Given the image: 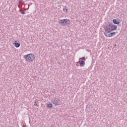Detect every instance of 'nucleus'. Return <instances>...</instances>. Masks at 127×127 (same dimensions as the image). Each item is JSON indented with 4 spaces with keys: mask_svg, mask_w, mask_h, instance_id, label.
I'll use <instances>...</instances> for the list:
<instances>
[{
    "mask_svg": "<svg viewBox=\"0 0 127 127\" xmlns=\"http://www.w3.org/2000/svg\"><path fill=\"white\" fill-rule=\"evenodd\" d=\"M63 11H64V12H67V11H68V8L65 6L64 8L63 9Z\"/></svg>",
    "mask_w": 127,
    "mask_h": 127,
    "instance_id": "nucleus-12",
    "label": "nucleus"
},
{
    "mask_svg": "<svg viewBox=\"0 0 127 127\" xmlns=\"http://www.w3.org/2000/svg\"><path fill=\"white\" fill-rule=\"evenodd\" d=\"M59 22L60 24H63V25H65V19L63 20H59Z\"/></svg>",
    "mask_w": 127,
    "mask_h": 127,
    "instance_id": "nucleus-7",
    "label": "nucleus"
},
{
    "mask_svg": "<svg viewBox=\"0 0 127 127\" xmlns=\"http://www.w3.org/2000/svg\"><path fill=\"white\" fill-rule=\"evenodd\" d=\"M104 35L107 37H108H108H112V36H111V33L110 32H106L104 33Z\"/></svg>",
    "mask_w": 127,
    "mask_h": 127,
    "instance_id": "nucleus-9",
    "label": "nucleus"
},
{
    "mask_svg": "<svg viewBox=\"0 0 127 127\" xmlns=\"http://www.w3.org/2000/svg\"><path fill=\"white\" fill-rule=\"evenodd\" d=\"M24 58L28 62H33L35 59V56L33 54H29L24 56Z\"/></svg>",
    "mask_w": 127,
    "mask_h": 127,
    "instance_id": "nucleus-2",
    "label": "nucleus"
},
{
    "mask_svg": "<svg viewBox=\"0 0 127 127\" xmlns=\"http://www.w3.org/2000/svg\"><path fill=\"white\" fill-rule=\"evenodd\" d=\"M52 93H53V94H56V91H55V90H52Z\"/></svg>",
    "mask_w": 127,
    "mask_h": 127,
    "instance_id": "nucleus-15",
    "label": "nucleus"
},
{
    "mask_svg": "<svg viewBox=\"0 0 127 127\" xmlns=\"http://www.w3.org/2000/svg\"><path fill=\"white\" fill-rule=\"evenodd\" d=\"M117 28H118L117 25H114L113 23H108L105 28V32L115 31V30H117Z\"/></svg>",
    "mask_w": 127,
    "mask_h": 127,
    "instance_id": "nucleus-1",
    "label": "nucleus"
},
{
    "mask_svg": "<svg viewBox=\"0 0 127 127\" xmlns=\"http://www.w3.org/2000/svg\"><path fill=\"white\" fill-rule=\"evenodd\" d=\"M13 44L15 47H16V48H18V47L20 46V44L19 43H17L16 41H15V42L13 43Z\"/></svg>",
    "mask_w": 127,
    "mask_h": 127,
    "instance_id": "nucleus-5",
    "label": "nucleus"
},
{
    "mask_svg": "<svg viewBox=\"0 0 127 127\" xmlns=\"http://www.w3.org/2000/svg\"><path fill=\"white\" fill-rule=\"evenodd\" d=\"M51 103L54 105H56V106H59L60 105V100L56 97H54L51 99Z\"/></svg>",
    "mask_w": 127,
    "mask_h": 127,
    "instance_id": "nucleus-3",
    "label": "nucleus"
},
{
    "mask_svg": "<svg viewBox=\"0 0 127 127\" xmlns=\"http://www.w3.org/2000/svg\"><path fill=\"white\" fill-rule=\"evenodd\" d=\"M119 26H121V24L119 25Z\"/></svg>",
    "mask_w": 127,
    "mask_h": 127,
    "instance_id": "nucleus-16",
    "label": "nucleus"
},
{
    "mask_svg": "<svg viewBox=\"0 0 127 127\" xmlns=\"http://www.w3.org/2000/svg\"><path fill=\"white\" fill-rule=\"evenodd\" d=\"M21 14H25V12L24 10L20 11Z\"/></svg>",
    "mask_w": 127,
    "mask_h": 127,
    "instance_id": "nucleus-14",
    "label": "nucleus"
},
{
    "mask_svg": "<svg viewBox=\"0 0 127 127\" xmlns=\"http://www.w3.org/2000/svg\"><path fill=\"white\" fill-rule=\"evenodd\" d=\"M116 32H110V35H111V37H113V36H115L116 35Z\"/></svg>",
    "mask_w": 127,
    "mask_h": 127,
    "instance_id": "nucleus-13",
    "label": "nucleus"
},
{
    "mask_svg": "<svg viewBox=\"0 0 127 127\" xmlns=\"http://www.w3.org/2000/svg\"><path fill=\"white\" fill-rule=\"evenodd\" d=\"M113 22L114 24H120L121 23V20L120 19H114L113 20Z\"/></svg>",
    "mask_w": 127,
    "mask_h": 127,
    "instance_id": "nucleus-4",
    "label": "nucleus"
},
{
    "mask_svg": "<svg viewBox=\"0 0 127 127\" xmlns=\"http://www.w3.org/2000/svg\"><path fill=\"white\" fill-rule=\"evenodd\" d=\"M86 60V58L85 57H83L82 58H80L79 59V61H85Z\"/></svg>",
    "mask_w": 127,
    "mask_h": 127,
    "instance_id": "nucleus-11",
    "label": "nucleus"
},
{
    "mask_svg": "<svg viewBox=\"0 0 127 127\" xmlns=\"http://www.w3.org/2000/svg\"><path fill=\"white\" fill-rule=\"evenodd\" d=\"M47 107H48L49 109H52V108H53V105L50 102L49 104H47Z\"/></svg>",
    "mask_w": 127,
    "mask_h": 127,
    "instance_id": "nucleus-8",
    "label": "nucleus"
},
{
    "mask_svg": "<svg viewBox=\"0 0 127 127\" xmlns=\"http://www.w3.org/2000/svg\"><path fill=\"white\" fill-rule=\"evenodd\" d=\"M65 22H64V25H67V24H70V21L69 19H64Z\"/></svg>",
    "mask_w": 127,
    "mask_h": 127,
    "instance_id": "nucleus-10",
    "label": "nucleus"
},
{
    "mask_svg": "<svg viewBox=\"0 0 127 127\" xmlns=\"http://www.w3.org/2000/svg\"><path fill=\"white\" fill-rule=\"evenodd\" d=\"M79 62H80V67H84V66H85V64H86V63H85V61H79Z\"/></svg>",
    "mask_w": 127,
    "mask_h": 127,
    "instance_id": "nucleus-6",
    "label": "nucleus"
}]
</instances>
